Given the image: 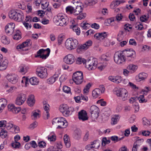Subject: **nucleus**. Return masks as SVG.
<instances>
[{"instance_id":"nucleus-1","label":"nucleus","mask_w":151,"mask_h":151,"mask_svg":"<svg viewBox=\"0 0 151 151\" xmlns=\"http://www.w3.org/2000/svg\"><path fill=\"white\" fill-rule=\"evenodd\" d=\"M122 51H118L115 53L114 58V62L117 64L121 65L124 64L125 62L126 58Z\"/></svg>"},{"instance_id":"nucleus-2","label":"nucleus","mask_w":151,"mask_h":151,"mask_svg":"<svg viewBox=\"0 0 151 151\" xmlns=\"http://www.w3.org/2000/svg\"><path fill=\"white\" fill-rule=\"evenodd\" d=\"M66 48L69 50L75 49L78 44V41L74 38L67 39L65 42Z\"/></svg>"},{"instance_id":"nucleus-3","label":"nucleus","mask_w":151,"mask_h":151,"mask_svg":"<svg viewBox=\"0 0 151 151\" xmlns=\"http://www.w3.org/2000/svg\"><path fill=\"white\" fill-rule=\"evenodd\" d=\"M122 53L125 56L126 60L128 61H132L136 58V52L132 49L124 50L122 51Z\"/></svg>"},{"instance_id":"nucleus-4","label":"nucleus","mask_w":151,"mask_h":151,"mask_svg":"<svg viewBox=\"0 0 151 151\" xmlns=\"http://www.w3.org/2000/svg\"><path fill=\"white\" fill-rule=\"evenodd\" d=\"M114 93L118 96L121 97V99L125 101L128 99V93L127 91L124 88H115Z\"/></svg>"},{"instance_id":"nucleus-5","label":"nucleus","mask_w":151,"mask_h":151,"mask_svg":"<svg viewBox=\"0 0 151 151\" xmlns=\"http://www.w3.org/2000/svg\"><path fill=\"white\" fill-rule=\"evenodd\" d=\"M55 122L58 125L57 129L65 128L68 125V122L63 117H60L56 118L53 120L52 124Z\"/></svg>"},{"instance_id":"nucleus-6","label":"nucleus","mask_w":151,"mask_h":151,"mask_svg":"<svg viewBox=\"0 0 151 151\" xmlns=\"http://www.w3.org/2000/svg\"><path fill=\"white\" fill-rule=\"evenodd\" d=\"M73 79L76 84H81L83 81V72L78 71L74 73L73 76Z\"/></svg>"},{"instance_id":"nucleus-7","label":"nucleus","mask_w":151,"mask_h":151,"mask_svg":"<svg viewBox=\"0 0 151 151\" xmlns=\"http://www.w3.org/2000/svg\"><path fill=\"white\" fill-rule=\"evenodd\" d=\"M9 16L10 19L19 22L22 20V16L19 13L14 10H11L9 12Z\"/></svg>"},{"instance_id":"nucleus-8","label":"nucleus","mask_w":151,"mask_h":151,"mask_svg":"<svg viewBox=\"0 0 151 151\" xmlns=\"http://www.w3.org/2000/svg\"><path fill=\"white\" fill-rule=\"evenodd\" d=\"M50 52V50L49 48L46 50L41 49L37 52V55H35V57L36 58L40 57L42 59H45L49 56Z\"/></svg>"},{"instance_id":"nucleus-9","label":"nucleus","mask_w":151,"mask_h":151,"mask_svg":"<svg viewBox=\"0 0 151 151\" xmlns=\"http://www.w3.org/2000/svg\"><path fill=\"white\" fill-rule=\"evenodd\" d=\"M47 69L44 67H38L36 70V74L41 78H46L47 76Z\"/></svg>"},{"instance_id":"nucleus-10","label":"nucleus","mask_w":151,"mask_h":151,"mask_svg":"<svg viewBox=\"0 0 151 151\" xmlns=\"http://www.w3.org/2000/svg\"><path fill=\"white\" fill-rule=\"evenodd\" d=\"M95 59L90 58L86 60L85 63V66L89 70H92L95 69L97 65L95 63Z\"/></svg>"},{"instance_id":"nucleus-11","label":"nucleus","mask_w":151,"mask_h":151,"mask_svg":"<svg viewBox=\"0 0 151 151\" xmlns=\"http://www.w3.org/2000/svg\"><path fill=\"white\" fill-rule=\"evenodd\" d=\"M92 44V42L91 40H88L83 45H79L77 49V51L80 52L81 51H84L88 49Z\"/></svg>"},{"instance_id":"nucleus-12","label":"nucleus","mask_w":151,"mask_h":151,"mask_svg":"<svg viewBox=\"0 0 151 151\" xmlns=\"http://www.w3.org/2000/svg\"><path fill=\"white\" fill-rule=\"evenodd\" d=\"M68 20L65 19L62 15H59L58 16V19L55 21V23L57 25L61 26H65L66 25Z\"/></svg>"},{"instance_id":"nucleus-13","label":"nucleus","mask_w":151,"mask_h":151,"mask_svg":"<svg viewBox=\"0 0 151 151\" xmlns=\"http://www.w3.org/2000/svg\"><path fill=\"white\" fill-rule=\"evenodd\" d=\"M71 108L68 107L66 105H63L60 106L59 109L60 111L62 113L63 115L65 116H68L70 114Z\"/></svg>"},{"instance_id":"nucleus-14","label":"nucleus","mask_w":151,"mask_h":151,"mask_svg":"<svg viewBox=\"0 0 151 151\" xmlns=\"http://www.w3.org/2000/svg\"><path fill=\"white\" fill-rule=\"evenodd\" d=\"M99 109L95 105H93L90 108V113L91 116L94 119L97 118L99 116Z\"/></svg>"},{"instance_id":"nucleus-15","label":"nucleus","mask_w":151,"mask_h":151,"mask_svg":"<svg viewBox=\"0 0 151 151\" xmlns=\"http://www.w3.org/2000/svg\"><path fill=\"white\" fill-rule=\"evenodd\" d=\"M8 62L7 60L4 59L2 55L0 54V70H5L7 67Z\"/></svg>"},{"instance_id":"nucleus-16","label":"nucleus","mask_w":151,"mask_h":151,"mask_svg":"<svg viewBox=\"0 0 151 151\" xmlns=\"http://www.w3.org/2000/svg\"><path fill=\"white\" fill-rule=\"evenodd\" d=\"M63 60L64 62L65 63L68 64H71L75 61L76 59L73 55L69 54L66 56Z\"/></svg>"},{"instance_id":"nucleus-17","label":"nucleus","mask_w":151,"mask_h":151,"mask_svg":"<svg viewBox=\"0 0 151 151\" xmlns=\"http://www.w3.org/2000/svg\"><path fill=\"white\" fill-rule=\"evenodd\" d=\"M6 78L11 83L15 84L17 82L19 77L17 75L12 74L8 75L6 76Z\"/></svg>"},{"instance_id":"nucleus-18","label":"nucleus","mask_w":151,"mask_h":151,"mask_svg":"<svg viewBox=\"0 0 151 151\" xmlns=\"http://www.w3.org/2000/svg\"><path fill=\"white\" fill-rule=\"evenodd\" d=\"M26 98L25 95L23 94H19L16 100V104L17 105H21L25 101Z\"/></svg>"},{"instance_id":"nucleus-19","label":"nucleus","mask_w":151,"mask_h":151,"mask_svg":"<svg viewBox=\"0 0 151 151\" xmlns=\"http://www.w3.org/2000/svg\"><path fill=\"white\" fill-rule=\"evenodd\" d=\"M78 116L79 119L82 121L87 120L88 119L86 112L83 110H82L79 112Z\"/></svg>"},{"instance_id":"nucleus-20","label":"nucleus","mask_w":151,"mask_h":151,"mask_svg":"<svg viewBox=\"0 0 151 151\" xmlns=\"http://www.w3.org/2000/svg\"><path fill=\"white\" fill-rule=\"evenodd\" d=\"M32 44V42H31L30 39H27L22 44L18 45L16 47V49L18 50L21 49V48H23V47H25L31 46Z\"/></svg>"},{"instance_id":"nucleus-21","label":"nucleus","mask_w":151,"mask_h":151,"mask_svg":"<svg viewBox=\"0 0 151 151\" xmlns=\"http://www.w3.org/2000/svg\"><path fill=\"white\" fill-rule=\"evenodd\" d=\"M15 24L13 23H10L6 25L5 27V31L6 34L12 33L14 30Z\"/></svg>"},{"instance_id":"nucleus-22","label":"nucleus","mask_w":151,"mask_h":151,"mask_svg":"<svg viewBox=\"0 0 151 151\" xmlns=\"http://www.w3.org/2000/svg\"><path fill=\"white\" fill-rule=\"evenodd\" d=\"M9 110L10 111H12L14 113H17L21 110L20 107H15L14 105L9 104L8 106Z\"/></svg>"},{"instance_id":"nucleus-23","label":"nucleus","mask_w":151,"mask_h":151,"mask_svg":"<svg viewBox=\"0 0 151 151\" xmlns=\"http://www.w3.org/2000/svg\"><path fill=\"white\" fill-rule=\"evenodd\" d=\"M34 98V96L33 95H31L28 97L27 103L29 106H32L34 105L35 102Z\"/></svg>"},{"instance_id":"nucleus-24","label":"nucleus","mask_w":151,"mask_h":151,"mask_svg":"<svg viewBox=\"0 0 151 151\" xmlns=\"http://www.w3.org/2000/svg\"><path fill=\"white\" fill-rule=\"evenodd\" d=\"M81 132L78 129H77L75 130L73 133L74 137L76 139L79 140L81 137Z\"/></svg>"},{"instance_id":"nucleus-25","label":"nucleus","mask_w":151,"mask_h":151,"mask_svg":"<svg viewBox=\"0 0 151 151\" xmlns=\"http://www.w3.org/2000/svg\"><path fill=\"white\" fill-rule=\"evenodd\" d=\"M100 94L101 90L100 88H95L92 92V96L94 98H96L99 96Z\"/></svg>"},{"instance_id":"nucleus-26","label":"nucleus","mask_w":151,"mask_h":151,"mask_svg":"<svg viewBox=\"0 0 151 151\" xmlns=\"http://www.w3.org/2000/svg\"><path fill=\"white\" fill-rule=\"evenodd\" d=\"M74 10V14L75 15H78L82 12L83 11V8L81 6H78L75 7Z\"/></svg>"},{"instance_id":"nucleus-27","label":"nucleus","mask_w":151,"mask_h":151,"mask_svg":"<svg viewBox=\"0 0 151 151\" xmlns=\"http://www.w3.org/2000/svg\"><path fill=\"white\" fill-rule=\"evenodd\" d=\"M7 104L6 100L4 99H0V112L4 108Z\"/></svg>"},{"instance_id":"nucleus-28","label":"nucleus","mask_w":151,"mask_h":151,"mask_svg":"<svg viewBox=\"0 0 151 151\" xmlns=\"http://www.w3.org/2000/svg\"><path fill=\"white\" fill-rule=\"evenodd\" d=\"M58 74H55L52 76L48 79L47 80V82L50 84L53 83L56 81V79L58 78Z\"/></svg>"},{"instance_id":"nucleus-29","label":"nucleus","mask_w":151,"mask_h":151,"mask_svg":"<svg viewBox=\"0 0 151 151\" xmlns=\"http://www.w3.org/2000/svg\"><path fill=\"white\" fill-rule=\"evenodd\" d=\"M147 76V74L146 73H142L139 74L138 76L136 77V79H137L138 78L139 79V81H141L146 79Z\"/></svg>"},{"instance_id":"nucleus-30","label":"nucleus","mask_w":151,"mask_h":151,"mask_svg":"<svg viewBox=\"0 0 151 151\" xmlns=\"http://www.w3.org/2000/svg\"><path fill=\"white\" fill-rule=\"evenodd\" d=\"M1 42L4 44H8L10 43L9 39L5 35L2 36L1 38Z\"/></svg>"},{"instance_id":"nucleus-31","label":"nucleus","mask_w":151,"mask_h":151,"mask_svg":"<svg viewBox=\"0 0 151 151\" xmlns=\"http://www.w3.org/2000/svg\"><path fill=\"white\" fill-rule=\"evenodd\" d=\"M122 79V77L119 76H117L114 77L112 82L118 84L120 83Z\"/></svg>"},{"instance_id":"nucleus-32","label":"nucleus","mask_w":151,"mask_h":151,"mask_svg":"<svg viewBox=\"0 0 151 151\" xmlns=\"http://www.w3.org/2000/svg\"><path fill=\"white\" fill-rule=\"evenodd\" d=\"M29 82L31 84L35 85L38 84L39 81L36 78L33 77L29 79Z\"/></svg>"},{"instance_id":"nucleus-33","label":"nucleus","mask_w":151,"mask_h":151,"mask_svg":"<svg viewBox=\"0 0 151 151\" xmlns=\"http://www.w3.org/2000/svg\"><path fill=\"white\" fill-rule=\"evenodd\" d=\"M75 7L72 6H67L66 8V11L67 12H69L70 14H74Z\"/></svg>"},{"instance_id":"nucleus-34","label":"nucleus","mask_w":151,"mask_h":151,"mask_svg":"<svg viewBox=\"0 0 151 151\" xmlns=\"http://www.w3.org/2000/svg\"><path fill=\"white\" fill-rule=\"evenodd\" d=\"M7 133L6 130L2 129L0 132V136L2 138H5L7 136Z\"/></svg>"},{"instance_id":"nucleus-35","label":"nucleus","mask_w":151,"mask_h":151,"mask_svg":"<svg viewBox=\"0 0 151 151\" xmlns=\"http://www.w3.org/2000/svg\"><path fill=\"white\" fill-rule=\"evenodd\" d=\"M147 94L145 93H144L143 95H140L139 97H138V99L139 102L141 103H143L144 102H146L147 101H146L144 98V96L145 95H146Z\"/></svg>"},{"instance_id":"nucleus-36","label":"nucleus","mask_w":151,"mask_h":151,"mask_svg":"<svg viewBox=\"0 0 151 151\" xmlns=\"http://www.w3.org/2000/svg\"><path fill=\"white\" fill-rule=\"evenodd\" d=\"M119 115H117L115 116V117H113L111 119V124L112 125H114L117 123L119 121Z\"/></svg>"},{"instance_id":"nucleus-37","label":"nucleus","mask_w":151,"mask_h":151,"mask_svg":"<svg viewBox=\"0 0 151 151\" xmlns=\"http://www.w3.org/2000/svg\"><path fill=\"white\" fill-rule=\"evenodd\" d=\"M123 137H122L120 138H118V137L116 136H113L111 137L110 138L111 140L114 141V142L119 141L120 140L123 139Z\"/></svg>"},{"instance_id":"nucleus-38","label":"nucleus","mask_w":151,"mask_h":151,"mask_svg":"<svg viewBox=\"0 0 151 151\" xmlns=\"http://www.w3.org/2000/svg\"><path fill=\"white\" fill-rule=\"evenodd\" d=\"M111 142V141L110 139L107 140L106 137H104L102 141V145L103 146H105L106 144H108L110 143Z\"/></svg>"},{"instance_id":"nucleus-39","label":"nucleus","mask_w":151,"mask_h":151,"mask_svg":"<svg viewBox=\"0 0 151 151\" xmlns=\"http://www.w3.org/2000/svg\"><path fill=\"white\" fill-rule=\"evenodd\" d=\"M127 68L130 70L134 71L137 69V66L136 65L132 64L129 65Z\"/></svg>"},{"instance_id":"nucleus-40","label":"nucleus","mask_w":151,"mask_h":151,"mask_svg":"<svg viewBox=\"0 0 151 151\" xmlns=\"http://www.w3.org/2000/svg\"><path fill=\"white\" fill-rule=\"evenodd\" d=\"M149 16L148 14L147 16L144 15L141 16L140 18V20L142 22H144L147 21L149 19Z\"/></svg>"},{"instance_id":"nucleus-41","label":"nucleus","mask_w":151,"mask_h":151,"mask_svg":"<svg viewBox=\"0 0 151 151\" xmlns=\"http://www.w3.org/2000/svg\"><path fill=\"white\" fill-rule=\"evenodd\" d=\"M13 38L15 40H18L21 39V36L19 31L17 32V33L14 35Z\"/></svg>"},{"instance_id":"nucleus-42","label":"nucleus","mask_w":151,"mask_h":151,"mask_svg":"<svg viewBox=\"0 0 151 151\" xmlns=\"http://www.w3.org/2000/svg\"><path fill=\"white\" fill-rule=\"evenodd\" d=\"M85 61H86V60L85 59L79 57L77 60L76 63L78 64H81L82 63H83L84 64H85Z\"/></svg>"},{"instance_id":"nucleus-43","label":"nucleus","mask_w":151,"mask_h":151,"mask_svg":"<svg viewBox=\"0 0 151 151\" xmlns=\"http://www.w3.org/2000/svg\"><path fill=\"white\" fill-rule=\"evenodd\" d=\"M20 143L18 142H14L12 143V146L15 148H19L20 146Z\"/></svg>"},{"instance_id":"nucleus-44","label":"nucleus","mask_w":151,"mask_h":151,"mask_svg":"<svg viewBox=\"0 0 151 151\" xmlns=\"http://www.w3.org/2000/svg\"><path fill=\"white\" fill-rule=\"evenodd\" d=\"M101 59L104 61H108L110 60V58L109 55H103L101 56Z\"/></svg>"},{"instance_id":"nucleus-45","label":"nucleus","mask_w":151,"mask_h":151,"mask_svg":"<svg viewBox=\"0 0 151 151\" xmlns=\"http://www.w3.org/2000/svg\"><path fill=\"white\" fill-rule=\"evenodd\" d=\"M6 126L5 127H6L8 129H10L11 128L13 127L14 125L13 122L12 121H10L8 123L6 122Z\"/></svg>"},{"instance_id":"nucleus-46","label":"nucleus","mask_w":151,"mask_h":151,"mask_svg":"<svg viewBox=\"0 0 151 151\" xmlns=\"http://www.w3.org/2000/svg\"><path fill=\"white\" fill-rule=\"evenodd\" d=\"M46 143L43 141H40L38 143V146L40 148H44L46 146Z\"/></svg>"},{"instance_id":"nucleus-47","label":"nucleus","mask_w":151,"mask_h":151,"mask_svg":"<svg viewBox=\"0 0 151 151\" xmlns=\"http://www.w3.org/2000/svg\"><path fill=\"white\" fill-rule=\"evenodd\" d=\"M32 115L31 116L32 119H35L37 118V116L39 117V114L37 113L36 111H34L32 112Z\"/></svg>"},{"instance_id":"nucleus-48","label":"nucleus","mask_w":151,"mask_h":151,"mask_svg":"<svg viewBox=\"0 0 151 151\" xmlns=\"http://www.w3.org/2000/svg\"><path fill=\"white\" fill-rule=\"evenodd\" d=\"M100 35V38L101 40H103L106 38L107 36V33L106 32H103L99 33Z\"/></svg>"},{"instance_id":"nucleus-49","label":"nucleus","mask_w":151,"mask_h":151,"mask_svg":"<svg viewBox=\"0 0 151 151\" xmlns=\"http://www.w3.org/2000/svg\"><path fill=\"white\" fill-rule=\"evenodd\" d=\"M90 24L88 23L85 22L81 24V26L83 29H87L90 27Z\"/></svg>"},{"instance_id":"nucleus-50","label":"nucleus","mask_w":151,"mask_h":151,"mask_svg":"<svg viewBox=\"0 0 151 151\" xmlns=\"http://www.w3.org/2000/svg\"><path fill=\"white\" fill-rule=\"evenodd\" d=\"M19 68V72L21 73H26L27 71V67L25 66H20Z\"/></svg>"},{"instance_id":"nucleus-51","label":"nucleus","mask_w":151,"mask_h":151,"mask_svg":"<svg viewBox=\"0 0 151 151\" xmlns=\"http://www.w3.org/2000/svg\"><path fill=\"white\" fill-rule=\"evenodd\" d=\"M63 90L65 92L67 93H68L70 91V88L69 87L66 86H63Z\"/></svg>"},{"instance_id":"nucleus-52","label":"nucleus","mask_w":151,"mask_h":151,"mask_svg":"<svg viewBox=\"0 0 151 151\" xmlns=\"http://www.w3.org/2000/svg\"><path fill=\"white\" fill-rule=\"evenodd\" d=\"M55 136V135H49L48 136V139L50 140V141H54L56 140Z\"/></svg>"},{"instance_id":"nucleus-53","label":"nucleus","mask_w":151,"mask_h":151,"mask_svg":"<svg viewBox=\"0 0 151 151\" xmlns=\"http://www.w3.org/2000/svg\"><path fill=\"white\" fill-rule=\"evenodd\" d=\"M129 43L130 45L134 46H136L137 44L135 40L133 39L130 40Z\"/></svg>"},{"instance_id":"nucleus-54","label":"nucleus","mask_w":151,"mask_h":151,"mask_svg":"<svg viewBox=\"0 0 151 151\" xmlns=\"http://www.w3.org/2000/svg\"><path fill=\"white\" fill-rule=\"evenodd\" d=\"M86 13H83L80 14L77 17V19H81L85 18L86 16Z\"/></svg>"},{"instance_id":"nucleus-55","label":"nucleus","mask_w":151,"mask_h":151,"mask_svg":"<svg viewBox=\"0 0 151 151\" xmlns=\"http://www.w3.org/2000/svg\"><path fill=\"white\" fill-rule=\"evenodd\" d=\"M150 132L148 130L143 131L142 132V134L144 136H147L150 135Z\"/></svg>"},{"instance_id":"nucleus-56","label":"nucleus","mask_w":151,"mask_h":151,"mask_svg":"<svg viewBox=\"0 0 151 151\" xmlns=\"http://www.w3.org/2000/svg\"><path fill=\"white\" fill-rule=\"evenodd\" d=\"M98 104H100L101 106H104L106 105V103L105 101H103L102 99L99 100L97 102Z\"/></svg>"},{"instance_id":"nucleus-57","label":"nucleus","mask_w":151,"mask_h":151,"mask_svg":"<svg viewBox=\"0 0 151 151\" xmlns=\"http://www.w3.org/2000/svg\"><path fill=\"white\" fill-rule=\"evenodd\" d=\"M91 145L93 146H94L95 145H97L96 148H98L99 147V143L98 140H95L94 141L92 142L91 143Z\"/></svg>"},{"instance_id":"nucleus-58","label":"nucleus","mask_w":151,"mask_h":151,"mask_svg":"<svg viewBox=\"0 0 151 151\" xmlns=\"http://www.w3.org/2000/svg\"><path fill=\"white\" fill-rule=\"evenodd\" d=\"M96 148V146L95 145H94V146H93L91 144L88 145L86 146V150H89L91 148Z\"/></svg>"},{"instance_id":"nucleus-59","label":"nucleus","mask_w":151,"mask_h":151,"mask_svg":"<svg viewBox=\"0 0 151 151\" xmlns=\"http://www.w3.org/2000/svg\"><path fill=\"white\" fill-rule=\"evenodd\" d=\"M143 124L145 125H149L150 124V122L145 118L143 119Z\"/></svg>"},{"instance_id":"nucleus-60","label":"nucleus","mask_w":151,"mask_h":151,"mask_svg":"<svg viewBox=\"0 0 151 151\" xmlns=\"http://www.w3.org/2000/svg\"><path fill=\"white\" fill-rule=\"evenodd\" d=\"M58 43L59 45L60 44L62 43L63 40V37L62 35H60L58 36Z\"/></svg>"},{"instance_id":"nucleus-61","label":"nucleus","mask_w":151,"mask_h":151,"mask_svg":"<svg viewBox=\"0 0 151 151\" xmlns=\"http://www.w3.org/2000/svg\"><path fill=\"white\" fill-rule=\"evenodd\" d=\"M6 124V121L4 120L0 121V127H5Z\"/></svg>"},{"instance_id":"nucleus-62","label":"nucleus","mask_w":151,"mask_h":151,"mask_svg":"<svg viewBox=\"0 0 151 151\" xmlns=\"http://www.w3.org/2000/svg\"><path fill=\"white\" fill-rule=\"evenodd\" d=\"M89 134L88 132H87L85 134L83 138V140L84 141H87L89 137Z\"/></svg>"},{"instance_id":"nucleus-63","label":"nucleus","mask_w":151,"mask_h":151,"mask_svg":"<svg viewBox=\"0 0 151 151\" xmlns=\"http://www.w3.org/2000/svg\"><path fill=\"white\" fill-rule=\"evenodd\" d=\"M30 145L34 148H35L37 147V145L35 141H31L30 142Z\"/></svg>"},{"instance_id":"nucleus-64","label":"nucleus","mask_w":151,"mask_h":151,"mask_svg":"<svg viewBox=\"0 0 151 151\" xmlns=\"http://www.w3.org/2000/svg\"><path fill=\"white\" fill-rule=\"evenodd\" d=\"M138 142H134L132 149V151H137V148L138 147L136 143H138Z\"/></svg>"}]
</instances>
